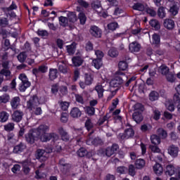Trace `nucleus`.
Wrapping results in <instances>:
<instances>
[{
	"label": "nucleus",
	"instance_id": "obj_35",
	"mask_svg": "<svg viewBox=\"0 0 180 180\" xmlns=\"http://www.w3.org/2000/svg\"><path fill=\"white\" fill-rule=\"evenodd\" d=\"M158 98H160V94L155 91H151L149 94V99L151 101V102L158 101Z\"/></svg>",
	"mask_w": 180,
	"mask_h": 180
},
{
	"label": "nucleus",
	"instance_id": "obj_36",
	"mask_svg": "<svg viewBox=\"0 0 180 180\" xmlns=\"http://www.w3.org/2000/svg\"><path fill=\"white\" fill-rule=\"evenodd\" d=\"M93 67H94L96 70H100L101 67H102V59H94L91 63Z\"/></svg>",
	"mask_w": 180,
	"mask_h": 180
},
{
	"label": "nucleus",
	"instance_id": "obj_31",
	"mask_svg": "<svg viewBox=\"0 0 180 180\" xmlns=\"http://www.w3.org/2000/svg\"><path fill=\"white\" fill-rule=\"evenodd\" d=\"M68 20L70 23H75L77 22V14L75 12H69L68 13Z\"/></svg>",
	"mask_w": 180,
	"mask_h": 180
},
{
	"label": "nucleus",
	"instance_id": "obj_13",
	"mask_svg": "<svg viewBox=\"0 0 180 180\" xmlns=\"http://www.w3.org/2000/svg\"><path fill=\"white\" fill-rule=\"evenodd\" d=\"M49 129L50 128L49 127V126L46 124H41L36 129L37 132V136H40L41 134H47V131H49Z\"/></svg>",
	"mask_w": 180,
	"mask_h": 180
},
{
	"label": "nucleus",
	"instance_id": "obj_27",
	"mask_svg": "<svg viewBox=\"0 0 180 180\" xmlns=\"http://www.w3.org/2000/svg\"><path fill=\"white\" fill-rule=\"evenodd\" d=\"M142 133H150L153 130V125L150 124H143L141 126Z\"/></svg>",
	"mask_w": 180,
	"mask_h": 180
},
{
	"label": "nucleus",
	"instance_id": "obj_8",
	"mask_svg": "<svg viewBox=\"0 0 180 180\" xmlns=\"http://www.w3.org/2000/svg\"><path fill=\"white\" fill-rule=\"evenodd\" d=\"M12 119L15 123H19L23 119V112L20 110H15L12 115Z\"/></svg>",
	"mask_w": 180,
	"mask_h": 180
},
{
	"label": "nucleus",
	"instance_id": "obj_12",
	"mask_svg": "<svg viewBox=\"0 0 180 180\" xmlns=\"http://www.w3.org/2000/svg\"><path fill=\"white\" fill-rule=\"evenodd\" d=\"M178 153H179V148H178V146L172 145L168 148V153L172 157H174V158L178 157Z\"/></svg>",
	"mask_w": 180,
	"mask_h": 180
},
{
	"label": "nucleus",
	"instance_id": "obj_62",
	"mask_svg": "<svg viewBox=\"0 0 180 180\" xmlns=\"http://www.w3.org/2000/svg\"><path fill=\"white\" fill-rule=\"evenodd\" d=\"M18 78L19 79H20V81H22L21 83L30 82H29V79L27 78V76L24 73L20 74Z\"/></svg>",
	"mask_w": 180,
	"mask_h": 180
},
{
	"label": "nucleus",
	"instance_id": "obj_51",
	"mask_svg": "<svg viewBox=\"0 0 180 180\" xmlns=\"http://www.w3.org/2000/svg\"><path fill=\"white\" fill-rule=\"evenodd\" d=\"M86 152H87V150L85 148H80L77 151V154L78 157H80V158H83V157H86Z\"/></svg>",
	"mask_w": 180,
	"mask_h": 180
},
{
	"label": "nucleus",
	"instance_id": "obj_1",
	"mask_svg": "<svg viewBox=\"0 0 180 180\" xmlns=\"http://www.w3.org/2000/svg\"><path fill=\"white\" fill-rule=\"evenodd\" d=\"M38 137L41 143H47L50 140H53V141H57L58 140V135L54 132L41 134L39 136L38 135Z\"/></svg>",
	"mask_w": 180,
	"mask_h": 180
},
{
	"label": "nucleus",
	"instance_id": "obj_11",
	"mask_svg": "<svg viewBox=\"0 0 180 180\" xmlns=\"http://www.w3.org/2000/svg\"><path fill=\"white\" fill-rule=\"evenodd\" d=\"M141 49V45L137 41L132 42L129 44V51L131 53H139Z\"/></svg>",
	"mask_w": 180,
	"mask_h": 180
},
{
	"label": "nucleus",
	"instance_id": "obj_58",
	"mask_svg": "<svg viewBox=\"0 0 180 180\" xmlns=\"http://www.w3.org/2000/svg\"><path fill=\"white\" fill-rule=\"evenodd\" d=\"M117 105H119V98L112 100V107L110 108V112H113L117 108Z\"/></svg>",
	"mask_w": 180,
	"mask_h": 180
},
{
	"label": "nucleus",
	"instance_id": "obj_32",
	"mask_svg": "<svg viewBox=\"0 0 180 180\" xmlns=\"http://www.w3.org/2000/svg\"><path fill=\"white\" fill-rule=\"evenodd\" d=\"M134 112H144V105L140 103H137L133 105Z\"/></svg>",
	"mask_w": 180,
	"mask_h": 180
},
{
	"label": "nucleus",
	"instance_id": "obj_26",
	"mask_svg": "<svg viewBox=\"0 0 180 180\" xmlns=\"http://www.w3.org/2000/svg\"><path fill=\"white\" fill-rule=\"evenodd\" d=\"M150 142L154 146H158L161 143V138L157 134H153L150 136Z\"/></svg>",
	"mask_w": 180,
	"mask_h": 180
},
{
	"label": "nucleus",
	"instance_id": "obj_4",
	"mask_svg": "<svg viewBox=\"0 0 180 180\" xmlns=\"http://www.w3.org/2000/svg\"><path fill=\"white\" fill-rule=\"evenodd\" d=\"M89 33L92 37L101 39L102 37V30L96 25H91L89 29Z\"/></svg>",
	"mask_w": 180,
	"mask_h": 180
},
{
	"label": "nucleus",
	"instance_id": "obj_17",
	"mask_svg": "<svg viewBox=\"0 0 180 180\" xmlns=\"http://www.w3.org/2000/svg\"><path fill=\"white\" fill-rule=\"evenodd\" d=\"M66 49L69 56H74L77 50V43L72 42L70 45L66 46Z\"/></svg>",
	"mask_w": 180,
	"mask_h": 180
},
{
	"label": "nucleus",
	"instance_id": "obj_37",
	"mask_svg": "<svg viewBox=\"0 0 180 180\" xmlns=\"http://www.w3.org/2000/svg\"><path fill=\"white\" fill-rule=\"evenodd\" d=\"M59 24L63 27H67L68 26V18L67 17L60 16L58 18Z\"/></svg>",
	"mask_w": 180,
	"mask_h": 180
},
{
	"label": "nucleus",
	"instance_id": "obj_9",
	"mask_svg": "<svg viewBox=\"0 0 180 180\" xmlns=\"http://www.w3.org/2000/svg\"><path fill=\"white\" fill-rule=\"evenodd\" d=\"M58 131L63 141H70V135L68 134V132L65 130L64 128L59 127Z\"/></svg>",
	"mask_w": 180,
	"mask_h": 180
},
{
	"label": "nucleus",
	"instance_id": "obj_5",
	"mask_svg": "<svg viewBox=\"0 0 180 180\" xmlns=\"http://www.w3.org/2000/svg\"><path fill=\"white\" fill-rule=\"evenodd\" d=\"M58 167L61 172H68L70 168H71V164L67 163V160L65 158H61L58 161Z\"/></svg>",
	"mask_w": 180,
	"mask_h": 180
},
{
	"label": "nucleus",
	"instance_id": "obj_54",
	"mask_svg": "<svg viewBox=\"0 0 180 180\" xmlns=\"http://www.w3.org/2000/svg\"><path fill=\"white\" fill-rule=\"evenodd\" d=\"M37 34L41 37H47L49 36V32L46 30H38Z\"/></svg>",
	"mask_w": 180,
	"mask_h": 180
},
{
	"label": "nucleus",
	"instance_id": "obj_19",
	"mask_svg": "<svg viewBox=\"0 0 180 180\" xmlns=\"http://www.w3.org/2000/svg\"><path fill=\"white\" fill-rule=\"evenodd\" d=\"M58 77V70L54 68L49 69V78L50 81H54V79H57Z\"/></svg>",
	"mask_w": 180,
	"mask_h": 180
},
{
	"label": "nucleus",
	"instance_id": "obj_57",
	"mask_svg": "<svg viewBox=\"0 0 180 180\" xmlns=\"http://www.w3.org/2000/svg\"><path fill=\"white\" fill-rule=\"evenodd\" d=\"M9 99L11 98L9 97V95H3L0 96V103H8L9 102Z\"/></svg>",
	"mask_w": 180,
	"mask_h": 180
},
{
	"label": "nucleus",
	"instance_id": "obj_43",
	"mask_svg": "<svg viewBox=\"0 0 180 180\" xmlns=\"http://www.w3.org/2000/svg\"><path fill=\"white\" fill-rule=\"evenodd\" d=\"M80 25H85L86 23V15L84 12H80L78 15Z\"/></svg>",
	"mask_w": 180,
	"mask_h": 180
},
{
	"label": "nucleus",
	"instance_id": "obj_3",
	"mask_svg": "<svg viewBox=\"0 0 180 180\" xmlns=\"http://www.w3.org/2000/svg\"><path fill=\"white\" fill-rule=\"evenodd\" d=\"M25 141L27 144H30L31 146L34 144L36 141H39L38 135H36L33 130H30L29 132L25 135Z\"/></svg>",
	"mask_w": 180,
	"mask_h": 180
},
{
	"label": "nucleus",
	"instance_id": "obj_21",
	"mask_svg": "<svg viewBox=\"0 0 180 180\" xmlns=\"http://www.w3.org/2000/svg\"><path fill=\"white\" fill-rule=\"evenodd\" d=\"M81 115H82L81 110L77 107L73 108L70 111V116L73 118L81 117Z\"/></svg>",
	"mask_w": 180,
	"mask_h": 180
},
{
	"label": "nucleus",
	"instance_id": "obj_25",
	"mask_svg": "<svg viewBox=\"0 0 180 180\" xmlns=\"http://www.w3.org/2000/svg\"><path fill=\"white\" fill-rule=\"evenodd\" d=\"M153 171L156 175H161L162 172H164V168L162 167V165L160 163H156L153 166Z\"/></svg>",
	"mask_w": 180,
	"mask_h": 180
},
{
	"label": "nucleus",
	"instance_id": "obj_14",
	"mask_svg": "<svg viewBox=\"0 0 180 180\" xmlns=\"http://www.w3.org/2000/svg\"><path fill=\"white\" fill-rule=\"evenodd\" d=\"M163 25L167 30H172L175 27V22L172 19H166L164 20Z\"/></svg>",
	"mask_w": 180,
	"mask_h": 180
},
{
	"label": "nucleus",
	"instance_id": "obj_33",
	"mask_svg": "<svg viewBox=\"0 0 180 180\" xmlns=\"http://www.w3.org/2000/svg\"><path fill=\"white\" fill-rule=\"evenodd\" d=\"M159 71L162 75H168L169 72V68L166 65H162L159 68Z\"/></svg>",
	"mask_w": 180,
	"mask_h": 180
},
{
	"label": "nucleus",
	"instance_id": "obj_24",
	"mask_svg": "<svg viewBox=\"0 0 180 180\" xmlns=\"http://www.w3.org/2000/svg\"><path fill=\"white\" fill-rule=\"evenodd\" d=\"M9 120V113L6 111L0 112V123H6Z\"/></svg>",
	"mask_w": 180,
	"mask_h": 180
},
{
	"label": "nucleus",
	"instance_id": "obj_40",
	"mask_svg": "<svg viewBox=\"0 0 180 180\" xmlns=\"http://www.w3.org/2000/svg\"><path fill=\"white\" fill-rule=\"evenodd\" d=\"M32 85L30 82H24L19 84V91L20 92H25L27 88H29Z\"/></svg>",
	"mask_w": 180,
	"mask_h": 180
},
{
	"label": "nucleus",
	"instance_id": "obj_7",
	"mask_svg": "<svg viewBox=\"0 0 180 180\" xmlns=\"http://www.w3.org/2000/svg\"><path fill=\"white\" fill-rule=\"evenodd\" d=\"M25 150H26V144L23 142H20L13 147V153H14V154H20V153H23Z\"/></svg>",
	"mask_w": 180,
	"mask_h": 180
},
{
	"label": "nucleus",
	"instance_id": "obj_29",
	"mask_svg": "<svg viewBox=\"0 0 180 180\" xmlns=\"http://www.w3.org/2000/svg\"><path fill=\"white\" fill-rule=\"evenodd\" d=\"M132 9H134V11H139L140 12H143L146 10V6L141 3H135L132 6Z\"/></svg>",
	"mask_w": 180,
	"mask_h": 180
},
{
	"label": "nucleus",
	"instance_id": "obj_23",
	"mask_svg": "<svg viewBox=\"0 0 180 180\" xmlns=\"http://www.w3.org/2000/svg\"><path fill=\"white\" fill-rule=\"evenodd\" d=\"M135 167L137 169H141L146 167V160L142 158L136 159L135 161Z\"/></svg>",
	"mask_w": 180,
	"mask_h": 180
},
{
	"label": "nucleus",
	"instance_id": "obj_56",
	"mask_svg": "<svg viewBox=\"0 0 180 180\" xmlns=\"http://www.w3.org/2000/svg\"><path fill=\"white\" fill-rule=\"evenodd\" d=\"M59 91H60V87L58 86V84H55L51 86V94H53V95H57Z\"/></svg>",
	"mask_w": 180,
	"mask_h": 180
},
{
	"label": "nucleus",
	"instance_id": "obj_22",
	"mask_svg": "<svg viewBox=\"0 0 180 180\" xmlns=\"http://www.w3.org/2000/svg\"><path fill=\"white\" fill-rule=\"evenodd\" d=\"M11 105L12 109H18V106L20 105V98L19 96L13 98L11 101Z\"/></svg>",
	"mask_w": 180,
	"mask_h": 180
},
{
	"label": "nucleus",
	"instance_id": "obj_28",
	"mask_svg": "<svg viewBox=\"0 0 180 180\" xmlns=\"http://www.w3.org/2000/svg\"><path fill=\"white\" fill-rule=\"evenodd\" d=\"M157 134H158V136H160V139H164L168 137V132H167V131H165V129L162 128L158 129Z\"/></svg>",
	"mask_w": 180,
	"mask_h": 180
},
{
	"label": "nucleus",
	"instance_id": "obj_6",
	"mask_svg": "<svg viewBox=\"0 0 180 180\" xmlns=\"http://www.w3.org/2000/svg\"><path fill=\"white\" fill-rule=\"evenodd\" d=\"M44 154H46V150L43 149L37 150L35 157L39 162H45V161H47L48 158L46 156H44Z\"/></svg>",
	"mask_w": 180,
	"mask_h": 180
},
{
	"label": "nucleus",
	"instance_id": "obj_60",
	"mask_svg": "<svg viewBox=\"0 0 180 180\" xmlns=\"http://www.w3.org/2000/svg\"><path fill=\"white\" fill-rule=\"evenodd\" d=\"M60 106L62 110H68V106H70V103L67 102V101H64V102H61L60 103Z\"/></svg>",
	"mask_w": 180,
	"mask_h": 180
},
{
	"label": "nucleus",
	"instance_id": "obj_34",
	"mask_svg": "<svg viewBox=\"0 0 180 180\" xmlns=\"http://www.w3.org/2000/svg\"><path fill=\"white\" fill-rule=\"evenodd\" d=\"M117 174H120V175H124L129 172V169L124 166H119L117 167Z\"/></svg>",
	"mask_w": 180,
	"mask_h": 180
},
{
	"label": "nucleus",
	"instance_id": "obj_50",
	"mask_svg": "<svg viewBox=\"0 0 180 180\" xmlns=\"http://www.w3.org/2000/svg\"><path fill=\"white\" fill-rule=\"evenodd\" d=\"M130 176H136V167L134 165H129L128 168V172Z\"/></svg>",
	"mask_w": 180,
	"mask_h": 180
},
{
	"label": "nucleus",
	"instance_id": "obj_2",
	"mask_svg": "<svg viewBox=\"0 0 180 180\" xmlns=\"http://www.w3.org/2000/svg\"><path fill=\"white\" fill-rule=\"evenodd\" d=\"M134 136V129H133L131 125H129V128L126 129L124 133H120L118 134V138L120 139V140H127L129 139H131Z\"/></svg>",
	"mask_w": 180,
	"mask_h": 180
},
{
	"label": "nucleus",
	"instance_id": "obj_10",
	"mask_svg": "<svg viewBox=\"0 0 180 180\" xmlns=\"http://www.w3.org/2000/svg\"><path fill=\"white\" fill-rule=\"evenodd\" d=\"M165 172L166 175L172 176V175H175L176 173V168L173 165H168L166 166Z\"/></svg>",
	"mask_w": 180,
	"mask_h": 180
},
{
	"label": "nucleus",
	"instance_id": "obj_38",
	"mask_svg": "<svg viewBox=\"0 0 180 180\" xmlns=\"http://www.w3.org/2000/svg\"><path fill=\"white\" fill-rule=\"evenodd\" d=\"M118 68L120 71H126L127 69L129 68V64L124 60L120 61L118 63Z\"/></svg>",
	"mask_w": 180,
	"mask_h": 180
},
{
	"label": "nucleus",
	"instance_id": "obj_59",
	"mask_svg": "<svg viewBox=\"0 0 180 180\" xmlns=\"http://www.w3.org/2000/svg\"><path fill=\"white\" fill-rule=\"evenodd\" d=\"M60 122L62 123H67V122H68V114L67 112H62Z\"/></svg>",
	"mask_w": 180,
	"mask_h": 180
},
{
	"label": "nucleus",
	"instance_id": "obj_52",
	"mask_svg": "<svg viewBox=\"0 0 180 180\" xmlns=\"http://www.w3.org/2000/svg\"><path fill=\"white\" fill-rule=\"evenodd\" d=\"M108 56L112 58L117 57L119 52L115 48H112L108 51Z\"/></svg>",
	"mask_w": 180,
	"mask_h": 180
},
{
	"label": "nucleus",
	"instance_id": "obj_44",
	"mask_svg": "<svg viewBox=\"0 0 180 180\" xmlns=\"http://www.w3.org/2000/svg\"><path fill=\"white\" fill-rule=\"evenodd\" d=\"M9 26V20L5 17H0V27H7Z\"/></svg>",
	"mask_w": 180,
	"mask_h": 180
},
{
	"label": "nucleus",
	"instance_id": "obj_48",
	"mask_svg": "<svg viewBox=\"0 0 180 180\" xmlns=\"http://www.w3.org/2000/svg\"><path fill=\"white\" fill-rule=\"evenodd\" d=\"M167 15V13H165V8H164L163 6H160L158 8V15L160 19H164V18H165V15Z\"/></svg>",
	"mask_w": 180,
	"mask_h": 180
},
{
	"label": "nucleus",
	"instance_id": "obj_47",
	"mask_svg": "<svg viewBox=\"0 0 180 180\" xmlns=\"http://www.w3.org/2000/svg\"><path fill=\"white\" fill-rule=\"evenodd\" d=\"M91 8L93 9H99V8H102V4L99 0H94L91 4Z\"/></svg>",
	"mask_w": 180,
	"mask_h": 180
},
{
	"label": "nucleus",
	"instance_id": "obj_45",
	"mask_svg": "<svg viewBox=\"0 0 180 180\" xmlns=\"http://www.w3.org/2000/svg\"><path fill=\"white\" fill-rule=\"evenodd\" d=\"M75 98L77 103H80V105H84V103H85V101H84V96H82V94H75Z\"/></svg>",
	"mask_w": 180,
	"mask_h": 180
},
{
	"label": "nucleus",
	"instance_id": "obj_46",
	"mask_svg": "<svg viewBox=\"0 0 180 180\" xmlns=\"http://www.w3.org/2000/svg\"><path fill=\"white\" fill-rule=\"evenodd\" d=\"M84 127H86L87 131H90L91 129H94V123L91 119H87L84 124Z\"/></svg>",
	"mask_w": 180,
	"mask_h": 180
},
{
	"label": "nucleus",
	"instance_id": "obj_18",
	"mask_svg": "<svg viewBox=\"0 0 180 180\" xmlns=\"http://www.w3.org/2000/svg\"><path fill=\"white\" fill-rule=\"evenodd\" d=\"M72 62L75 67H81L84 64V59L81 56H74L72 58Z\"/></svg>",
	"mask_w": 180,
	"mask_h": 180
},
{
	"label": "nucleus",
	"instance_id": "obj_63",
	"mask_svg": "<svg viewBox=\"0 0 180 180\" xmlns=\"http://www.w3.org/2000/svg\"><path fill=\"white\" fill-rule=\"evenodd\" d=\"M43 175H44V174L40 172V170L37 169L35 171L34 178H35V179H44V176H43Z\"/></svg>",
	"mask_w": 180,
	"mask_h": 180
},
{
	"label": "nucleus",
	"instance_id": "obj_39",
	"mask_svg": "<svg viewBox=\"0 0 180 180\" xmlns=\"http://www.w3.org/2000/svg\"><path fill=\"white\" fill-rule=\"evenodd\" d=\"M59 94L60 96L68 95V87L67 86H59Z\"/></svg>",
	"mask_w": 180,
	"mask_h": 180
},
{
	"label": "nucleus",
	"instance_id": "obj_30",
	"mask_svg": "<svg viewBox=\"0 0 180 180\" xmlns=\"http://www.w3.org/2000/svg\"><path fill=\"white\" fill-rule=\"evenodd\" d=\"M149 25L151 27H154L155 30H160L161 28V25H160V22L155 19L150 20L149 22Z\"/></svg>",
	"mask_w": 180,
	"mask_h": 180
},
{
	"label": "nucleus",
	"instance_id": "obj_49",
	"mask_svg": "<svg viewBox=\"0 0 180 180\" xmlns=\"http://www.w3.org/2000/svg\"><path fill=\"white\" fill-rule=\"evenodd\" d=\"M107 27L108 30H112L113 32L119 27V24L116 22H112L108 24Z\"/></svg>",
	"mask_w": 180,
	"mask_h": 180
},
{
	"label": "nucleus",
	"instance_id": "obj_16",
	"mask_svg": "<svg viewBox=\"0 0 180 180\" xmlns=\"http://www.w3.org/2000/svg\"><path fill=\"white\" fill-rule=\"evenodd\" d=\"M152 44H153L155 47H158L160 44H161V37L158 34L155 33L153 34Z\"/></svg>",
	"mask_w": 180,
	"mask_h": 180
},
{
	"label": "nucleus",
	"instance_id": "obj_61",
	"mask_svg": "<svg viewBox=\"0 0 180 180\" xmlns=\"http://www.w3.org/2000/svg\"><path fill=\"white\" fill-rule=\"evenodd\" d=\"M161 117V112L158 110H155L153 111V119L154 120H160Z\"/></svg>",
	"mask_w": 180,
	"mask_h": 180
},
{
	"label": "nucleus",
	"instance_id": "obj_64",
	"mask_svg": "<svg viewBox=\"0 0 180 180\" xmlns=\"http://www.w3.org/2000/svg\"><path fill=\"white\" fill-rule=\"evenodd\" d=\"M169 11L174 16L178 15V6H176V5H174L173 6H172Z\"/></svg>",
	"mask_w": 180,
	"mask_h": 180
},
{
	"label": "nucleus",
	"instance_id": "obj_55",
	"mask_svg": "<svg viewBox=\"0 0 180 180\" xmlns=\"http://www.w3.org/2000/svg\"><path fill=\"white\" fill-rule=\"evenodd\" d=\"M86 113H87L88 116H94L95 115V108L91 106L86 107Z\"/></svg>",
	"mask_w": 180,
	"mask_h": 180
},
{
	"label": "nucleus",
	"instance_id": "obj_42",
	"mask_svg": "<svg viewBox=\"0 0 180 180\" xmlns=\"http://www.w3.org/2000/svg\"><path fill=\"white\" fill-rule=\"evenodd\" d=\"M17 58L20 63H25L27 58V55L26 52H21L18 55Z\"/></svg>",
	"mask_w": 180,
	"mask_h": 180
},
{
	"label": "nucleus",
	"instance_id": "obj_53",
	"mask_svg": "<svg viewBox=\"0 0 180 180\" xmlns=\"http://www.w3.org/2000/svg\"><path fill=\"white\" fill-rule=\"evenodd\" d=\"M11 72L9 69H1L0 71V75H4V77H6L7 79L11 77Z\"/></svg>",
	"mask_w": 180,
	"mask_h": 180
},
{
	"label": "nucleus",
	"instance_id": "obj_15",
	"mask_svg": "<svg viewBox=\"0 0 180 180\" xmlns=\"http://www.w3.org/2000/svg\"><path fill=\"white\" fill-rule=\"evenodd\" d=\"M132 119L134 122H136L138 124H140V122L144 119L143 112H134L132 114Z\"/></svg>",
	"mask_w": 180,
	"mask_h": 180
},
{
	"label": "nucleus",
	"instance_id": "obj_20",
	"mask_svg": "<svg viewBox=\"0 0 180 180\" xmlns=\"http://www.w3.org/2000/svg\"><path fill=\"white\" fill-rule=\"evenodd\" d=\"M87 144L89 143H91L92 146H95L97 147V146H102L103 142L102 141V139H101L99 137H96L94 139H89V141H87Z\"/></svg>",
	"mask_w": 180,
	"mask_h": 180
},
{
	"label": "nucleus",
	"instance_id": "obj_41",
	"mask_svg": "<svg viewBox=\"0 0 180 180\" xmlns=\"http://www.w3.org/2000/svg\"><path fill=\"white\" fill-rule=\"evenodd\" d=\"M95 90L98 94V98H103V92H105V89H103V86H102V85L96 86Z\"/></svg>",
	"mask_w": 180,
	"mask_h": 180
}]
</instances>
